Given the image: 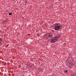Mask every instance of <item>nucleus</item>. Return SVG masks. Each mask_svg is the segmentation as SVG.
I'll list each match as a JSON object with an SVG mask.
<instances>
[{
	"label": "nucleus",
	"mask_w": 76,
	"mask_h": 76,
	"mask_svg": "<svg viewBox=\"0 0 76 76\" xmlns=\"http://www.w3.org/2000/svg\"><path fill=\"white\" fill-rule=\"evenodd\" d=\"M73 65V64L72 62H70L69 63V64H67L66 65V66H68L69 67V69H72V66Z\"/></svg>",
	"instance_id": "f257e3e1"
},
{
	"label": "nucleus",
	"mask_w": 76,
	"mask_h": 76,
	"mask_svg": "<svg viewBox=\"0 0 76 76\" xmlns=\"http://www.w3.org/2000/svg\"><path fill=\"white\" fill-rule=\"evenodd\" d=\"M59 26H56L55 27V30H56V31H58L59 29H60V27Z\"/></svg>",
	"instance_id": "f03ea898"
},
{
	"label": "nucleus",
	"mask_w": 76,
	"mask_h": 76,
	"mask_svg": "<svg viewBox=\"0 0 76 76\" xmlns=\"http://www.w3.org/2000/svg\"><path fill=\"white\" fill-rule=\"evenodd\" d=\"M57 41V39H52L50 41L51 43H54L56 41Z\"/></svg>",
	"instance_id": "7ed1b4c3"
},
{
	"label": "nucleus",
	"mask_w": 76,
	"mask_h": 76,
	"mask_svg": "<svg viewBox=\"0 0 76 76\" xmlns=\"http://www.w3.org/2000/svg\"><path fill=\"white\" fill-rule=\"evenodd\" d=\"M60 35H58L57 36H56L55 37V38H56V41H57V39H58V38H60Z\"/></svg>",
	"instance_id": "20e7f679"
},
{
	"label": "nucleus",
	"mask_w": 76,
	"mask_h": 76,
	"mask_svg": "<svg viewBox=\"0 0 76 76\" xmlns=\"http://www.w3.org/2000/svg\"><path fill=\"white\" fill-rule=\"evenodd\" d=\"M48 36H49V37L50 38H53V34H48Z\"/></svg>",
	"instance_id": "39448f33"
},
{
	"label": "nucleus",
	"mask_w": 76,
	"mask_h": 76,
	"mask_svg": "<svg viewBox=\"0 0 76 76\" xmlns=\"http://www.w3.org/2000/svg\"><path fill=\"white\" fill-rule=\"evenodd\" d=\"M57 26H59L61 27H62V26H61V24H60L59 23L57 24Z\"/></svg>",
	"instance_id": "423d86ee"
},
{
	"label": "nucleus",
	"mask_w": 76,
	"mask_h": 76,
	"mask_svg": "<svg viewBox=\"0 0 76 76\" xmlns=\"http://www.w3.org/2000/svg\"><path fill=\"white\" fill-rule=\"evenodd\" d=\"M47 34H45L44 36H43V37L44 38H45V39H46V38H47Z\"/></svg>",
	"instance_id": "0eeeda50"
},
{
	"label": "nucleus",
	"mask_w": 76,
	"mask_h": 76,
	"mask_svg": "<svg viewBox=\"0 0 76 76\" xmlns=\"http://www.w3.org/2000/svg\"><path fill=\"white\" fill-rule=\"evenodd\" d=\"M50 37H49V36H48V35H47V36H46V39H48V38H49Z\"/></svg>",
	"instance_id": "6e6552de"
},
{
	"label": "nucleus",
	"mask_w": 76,
	"mask_h": 76,
	"mask_svg": "<svg viewBox=\"0 0 76 76\" xmlns=\"http://www.w3.org/2000/svg\"><path fill=\"white\" fill-rule=\"evenodd\" d=\"M73 76H76V73H74V74H73Z\"/></svg>",
	"instance_id": "1a4fd4ad"
},
{
	"label": "nucleus",
	"mask_w": 76,
	"mask_h": 76,
	"mask_svg": "<svg viewBox=\"0 0 76 76\" xmlns=\"http://www.w3.org/2000/svg\"><path fill=\"white\" fill-rule=\"evenodd\" d=\"M12 15V14L11 13H9V15Z\"/></svg>",
	"instance_id": "9d476101"
},
{
	"label": "nucleus",
	"mask_w": 76,
	"mask_h": 76,
	"mask_svg": "<svg viewBox=\"0 0 76 76\" xmlns=\"http://www.w3.org/2000/svg\"><path fill=\"white\" fill-rule=\"evenodd\" d=\"M53 76H56V75L55 74H53Z\"/></svg>",
	"instance_id": "9b49d317"
},
{
	"label": "nucleus",
	"mask_w": 76,
	"mask_h": 76,
	"mask_svg": "<svg viewBox=\"0 0 76 76\" xmlns=\"http://www.w3.org/2000/svg\"><path fill=\"white\" fill-rule=\"evenodd\" d=\"M2 41V39H1V38H0V41Z\"/></svg>",
	"instance_id": "f8f14e48"
},
{
	"label": "nucleus",
	"mask_w": 76,
	"mask_h": 76,
	"mask_svg": "<svg viewBox=\"0 0 76 76\" xmlns=\"http://www.w3.org/2000/svg\"><path fill=\"white\" fill-rule=\"evenodd\" d=\"M65 72H67V70H66L65 71Z\"/></svg>",
	"instance_id": "ddd939ff"
},
{
	"label": "nucleus",
	"mask_w": 76,
	"mask_h": 76,
	"mask_svg": "<svg viewBox=\"0 0 76 76\" xmlns=\"http://www.w3.org/2000/svg\"><path fill=\"white\" fill-rule=\"evenodd\" d=\"M5 22H7V20H5Z\"/></svg>",
	"instance_id": "4468645a"
},
{
	"label": "nucleus",
	"mask_w": 76,
	"mask_h": 76,
	"mask_svg": "<svg viewBox=\"0 0 76 76\" xmlns=\"http://www.w3.org/2000/svg\"><path fill=\"white\" fill-rule=\"evenodd\" d=\"M25 5H26V4H25Z\"/></svg>",
	"instance_id": "2eb2a0df"
}]
</instances>
